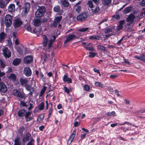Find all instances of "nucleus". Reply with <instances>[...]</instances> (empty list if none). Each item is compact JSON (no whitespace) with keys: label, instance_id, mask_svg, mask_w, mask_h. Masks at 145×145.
Instances as JSON below:
<instances>
[{"label":"nucleus","instance_id":"f257e3e1","mask_svg":"<svg viewBox=\"0 0 145 145\" xmlns=\"http://www.w3.org/2000/svg\"><path fill=\"white\" fill-rule=\"evenodd\" d=\"M46 11V8L45 7H39L35 12V16L37 18H40L43 16L45 14Z\"/></svg>","mask_w":145,"mask_h":145},{"label":"nucleus","instance_id":"f03ea898","mask_svg":"<svg viewBox=\"0 0 145 145\" xmlns=\"http://www.w3.org/2000/svg\"><path fill=\"white\" fill-rule=\"evenodd\" d=\"M13 94L19 99V101L23 99H25L26 97L25 93L23 92H21L17 89L13 90Z\"/></svg>","mask_w":145,"mask_h":145},{"label":"nucleus","instance_id":"7ed1b4c3","mask_svg":"<svg viewBox=\"0 0 145 145\" xmlns=\"http://www.w3.org/2000/svg\"><path fill=\"white\" fill-rule=\"evenodd\" d=\"M12 16L9 14L6 15L5 17L4 24L6 27H10L12 24Z\"/></svg>","mask_w":145,"mask_h":145},{"label":"nucleus","instance_id":"20e7f679","mask_svg":"<svg viewBox=\"0 0 145 145\" xmlns=\"http://www.w3.org/2000/svg\"><path fill=\"white\" fill-rule=\"evenodd\" d=\"M88 13L86 11L83 12L76 17L78 20L80 21H84L89 16Z\"/></svg>","mask_w":145,"mask_h":145},{"label":"nucleus","instance_id":"39448f33","mask_svg":"<svg viewBox=\"0 0 145 145\" xmlns=\"http://www.w3.org/2000/svg\"><path fill=\"white\" fill-rule=\"evenodd\" d=\"M30 7V4L29 3H26L25 4L24 7H22V14L23 16H26L29 11Z\"/></svg>","mask_w":145,"mask_h":145},{"label":"nucleus","instance_id":"423d86ee","mask_svg":"<svg viewBox=\"0 0 145 145\" xmlns=\"http://www.w3.org/2000/svg\"><path fill=\"white\" fill-rule=\"evenodd\" d=\"M82 43L84 44L83 47L86 50L91 51H94L95 50L92 43H89L87 44L86 42H82Z\"/></svg>","mask_w":145,"mask_h":145},{"label":"nucleus","instance_id":"0eeeda50","mask_svg":"<svg viewBox=\"0 0 145 145\" xmlns=\"http://www.w3.org/2000/svg\"><path fill=\"white\" fill-rule=\"evenodd\" d=\"M78 38V37L72 33L69 34L67 36L66 39L64 42V44H66L70 41Z\"/></svg>","mask_w":145,"mask_h":145},{"label":"nucleus","instance_id":"6e6552de","mask_svg":"<svg viewBox=\"0 0 145 145\" xmlns=\"http://www.w3.org/2000/svg\"><path fill=\"white\" fill-rule=\"evenodd\" d=\"M23 22L20 18H17L15 19L13 23L14 27L17 28L19 27L22 24Z\"/></svg>","mask_w":145,"mask_h":145},{"label":"nucleus","instance_id":"1a4fd4ad","mask_svg":"<svg viewBox=\"0 0 145 145\" xmlns=\"http://www.w3.org/2000/svg\"><path fill=\"white\" fill-rule=\"evenodd\" d=\"M24 61L25 63H30L33 61V58L32 56H27L24 58Z\"/></svg>","mask_w":145,"mask_h":145},{"label":"nucleus","instance_id":"9d476101","mask_svg":"<svg viewBox=\"0 0 145 145\" xmlns=\"http://www.w3.org/2000/svg\"><path fill=\"white\" fill-rule=\"evenodd\" d=\"M24 73L25 75L27 77L31 76L32 74L31 71L29 67H26L24 68Z\"/></svg>","mask_w":145,"mask_h":145},{"label":"nucleus","instance_id":"9b49d317","mask_svg":"<svg viewBox=\"0 0 145 145\" xmlns=\"http://www.w3.org/2000/svg\"><path fill=\"white\" fill-rule=\"evenodd\" d=\"M7 90V88L5 84L3 82H0V91L3 93H5Z\"/></svg>","mask_w":145,"mask_h":145},{"label":"nucleus","instance_id":"f8f14e48","mask_svg":"<svg viewBox=\"0 0 145 145\" xmlns=\"http://www.w3.org/2000/svg\"><path fill=\"white\" fill-rule=\"evenodd\" d=\"M31 136V133L29 132L26 133L25 135L23 137L22 142L23 143H25L29 141Z\"/></svg>","mask_w":145,"mask_h":145},{"label":"nucleus","instance_id":"ddd939ff","mask_svg":"<svg viewBox=\"0 0 145 145\" xmlns=\"http://www.w3.org/2000/svg\"><path fill=\"white\" fill-rule=\"evenodd\" d=\"M3 54L6 58H8L11 56V52L8 50V48H5L3 50Z\"/></svg>","mask_w":145,"mask_h":145},{"label":"nucleus","instance_id":"4468645a","mask_svg":"<svg viewBox=\"0 0 145 145\" xmlns=\"http://www.w3.org/2000/svg\"><path fill=\"white\" fill-rule=\"evenodd\" d=\"M63 80L64 82H66L68 84L72 83V79L70 78H69L68 75L67 74L64 75L63 78Z\"/></svg>","mask_w":145,"mask_h":145},{"label":"nucleus","instance_id":"2eb2a0df","mask_svg":"<svg viewBox=\"0 0 145 145\" xmlns=\"http://www.w3.org/2000/svg\"><path fill=\"white\" fill-rule=\"evenodd\" d=\"M54 11L55 12H57V14L59 15H61L63 12V10H60V7L58 5H57L54 7Z\"/></svg>","mask_w":145,"mask_h":145},{"label":"nucleus","instance_id":"dca6fc26","mask_svg":"<svg viewBox=\"0 0 145 145\" xmlns=\"http://www.w3.org/2000/svg\"><path fill=\"white\" fill-rule=\"evenodd\" d=\"M25 110L24 109H22L19 110L17 112L18 116L20 117L25 116Z\"/></svg>","mask_w":145,"mask_h":145},{"label":"nucleus","instance_id":"f3484780","mask_svg":"<svg viewBox=\"0 0 145 145\" xmlns=\"http://www.w3.org/2000/svg\"><path fill=\"white\" fill-rule=\"evenodd\" d=\"M52 37H53V39H50V40L49 41V43L48 44V49L52 47V44L55 42L56 37H57V36H55L54 35H53L52 36Z\"/></svg>","mask_w":145,"mask_h":145},{"label":"nucleus","instance_id":"a211bd4d","mask_svg":"<svg viewBox=\"0 0 145 145\" xmlns=\"http://www.w3.org/2000/svg\"><path fill=\"white\" fill-rule=\"evenodd\" d=\"M15 10V5L13 3L10 4L8 8V11L10 12H12Z\"/></svg>","mask_w":145,"mask_h":145},{"label":"nucleus","instance_id":"6ab92c4d","mask_svg":"<svg viewBox=\"0 0 145 145\" xmlns=\"http://www.w3.org/2000/svg\"><path fill=\"white\" fill-rule=\"evenodd\" d=\"M19 80L21 85L22 86L26 84L28 81L27 78H21Z\"/></svg>","mask_w":145,"mask_h":145},{"label":"nucleus","instance_id":"aec40b11","mask_svg":"<svg viewBox=\"0 0 145 145\" xmlns=\"http://www.w3.org/2000/svg\"><path fill=\"white\" fill-rule=\"evenodd\" d=\"M34 25L35 26H39L42 24L40 19H36L33 21Z\"/></svg>","mask_w":145,"mask_h":145},{"label":"nucleus","instance_id":"412c9836","mask_svg":"<svg viewBox=\"0 0 145 145\" xmlns=\"http://www.w3.org/2000/svg\"><path fill=\"white\" fill-rule=\"evenodd\" d=\"M60 1L61 4L64 7H67L69 6V3L67 0H60Z\"/></svg>","mask_w":145,"mask_h":145},{"label":"nucleus","instance_id":"4be33fe9","mask_svg":"<svg viewBox=\"0 0 145 145\" xmlns=\"http://www.w3.org/2000/svg\"><path fill=\"white\" fill-rule=\"evenodd\" d=\"M50 104L51 105V107L49 108V110H48V118H50V117L54 110L53 109V108L52 103L50 102Z\"/></svg>","mask_w":145,"mask_h":145},{"label":"nucleus","instance_id":"5701e85b","mask_svg":"<svg viewBox=\"0 0 145 145\" xmlns=\"http://www.w3.org/2000/svg\"><path fill=\"white\" fill-rule=\"evenodd\" d=\"M21 59L20 58H16L14 59L12 62L14 65L17 66L20 63Z\"/></svg>","mask_w":145,"mask_h":145},{"label":"nucleus","instance_id":"b1692460","mask_svg":"<svg viewBox=\"0 0 145 145\" xmlns=\"http://www.w3.org/2000/svg\"><path fill=\"white\" fill-rule=\"evenodd\" d=\"M43 41L42 42V45L44 47L46 46L48 41V39L47 37L45 35H43Z\"/></svg>","mask_w":145,"mask_h":145},{"label":"nucleus","instance_id":"393cba45","mask_svg":"<svg viewBox=\"0 0 145 145\" xmlns=\"http://www.w3.org/2000/svg\"><path fill=\"white\" fill-rule=\"evenodd\" d=\"M132 7L130 6L125 8L123 11V13L125 14H127L130 12L132 10Z\"/></svg>","mask_w":145,"mask_h":145},{"label":"nucleus","instance_id":"a878e982","mask_svg":"<svg viewBox=\"0 0 145 145\" xmlns=\"http://www.w3.org/2000/svg\"><path fill=\"white\" fill-rule=\"evenodd\" d=\"M20 139V138L19 137H17L14 140V145H21V142Z\"/></svg>","mask_w":145,"mask_h":145},{"label":"nucleus","instance_id":"bb28decb","mask_svg":"<svg viewBox=\"0 0 145 145\" xmlns=\"http://www.w3.org/2000/svg\"><path fill=\"white\" fill-rule=\"evenodd\" d=\"M91 10L92 13L96 14L99 11L100 9L98 6H97L94 9H91Z\"/></svg>","mask_w":145,"mask_h":145},{"label":"nucleus","instance_id":"cd10ccee","mask_svg":"<svg viewBox=\"0 0 145 145\" xmlns=\"http://www.w3.org/2000/svg\"><path fill=\"white\" fill-rule=\"evenodd\" d=\"M112 1V0H102L103 5L107 6L111 3Z\"/></svg>","mask_w":145,"mask_h":145},{"label":"nucleus","instance_id":"c85d7f7f","mask_svg":"<svg viewBox=\"0 0 145 145\" xmlns=\"http://www.w3.org/2000/svg\"><path fill=\"white\" fill-rule=\"evenodd\" d=\"M101 37H100L99 35H92L90 36L89 37V39L91 40H100V38Z\"/></svg>","mask_w":145,"mask_h":145},{"label":"nucleus","instance_id":"c756f323","mask_svg":"<svg viewBox=\"0 0 145 145\" xmlns=\"http://www.w3.org/2000/svg\"><path fill=\"white\" fill-rule=\"evenodd\" d=\"M135 18V16L133 14H131L127 18V21L128 22H132Z\"/></svg>","mask_w":145,"mask_h":145},{"label":"nucleus","instance_id":"7c9ffc66","mask_svg":"<svg viewBox=\"0 0 145 145\" xmlns=\"http://www.w3.org/2000/svg\"><path fill=\"white\" fill-rule=\"evenodd\" d=\"M17 52L20 55H22L23 53V50L21 47L18 46L16 48Z\"/></svg>","mask_w":145,"mask_h":145},{"label":"nucleus","instance_id":"2f4dec72","mask_svg":"<svg viewBox=\"0 0 145 145\" xmlns=\"http://www.w3.org/2000/svg\"><path fill=\"white\" fill-rule=\"evenodd\" d=\"M7 4L3 0H0V8H6Z\"/></svg>","mask_w":145,"mask_h":145},{"label":"nucleus","instance_id":"473e14b6","mask_svg":"<svg viewBox=\"0 0 145 145\" xmlns=\"http://www.w3.org/2000/svg\"><path fill=\"white\" fill-rule=\"evenodd\" d=\"M97 48L98 49L103 52H105L107 51L106 47L103 46L99 45L97 46Z\"/></svg>","mask_w":145,"mask_h":145},{"label":"nucleus","instance_id":"72a5a7b5","mask_svg":"<svg viewBox=\"0 0 145 145\" xmlns=\"http://www.w3.org/2000/svg\"><path fill=\"white\" fill-rule=\"evenodd\" d=\"M25 127L23 126L20 127L18 131V133L21 135H22L23 131L25 130Z\"/></svg>","mask_w":145,"mask_h":145},{"label":"nucleus","instance_id":"f704fd0d","mask_svg":"<svg viewBox=\"0 0 145 145\" xmlns=\"http://www.w3.org/2000/svg\"><path fill=\"white\" fill-rule=\"evenodd\" d=\"M16 75L14 73L10 74L8 77V79H11L13 81H15L16 80Z\"/></svg>","mask_w":145,"mask_h":145},{"label":"nucleus","instance_id":"c9c22d12","mask_svg":"<svg viewBox=\"0 0 145 145\" xmlns=\"http://www.w3.org/2000/svg\"><path fill=\"white\" fill-rule=\"evenodd\" d=\"M62 19V16H57L55 18L54 21L58 24L59 23Z\"/></svg>","mask_w":145,"mask_h":145},{"label":"nucleus","instance_id":"e433bc0d","mask_svg":"<svg viewBox=\"0 0 145 145\" xmlns=\"http://www.w3.org/2000/svg\"><path fill=\"white\" fill-rule=\"evenodd\" d=\"M6 34L4 32H1L0 34V41H3L5 38Z\"/></svg>","mask_w":145,"mask_h":145},{"label":"nucleus","instance_id":"4c0bfd02","mask_svg":"<svg viewBox=\"0 0 145 145\" xmlns=\"http://www.w3.org/2000/svg\"><path fill=\"white\" fill-rule=\"evenodd\" d=\"M75 137V135L71 134L70 136L68 138V142L70 141V142L69 143V144H71V142H72L73 141L74 137Z\"/></svg>","mask_w":145,"mask_h":145},{"label":"nucleus","instance_id":"58836bf2","mask_svg":"<svg viewBox=\"0 0 145 145\" xmlns=\"http://www.w3.org/2000/svg\"><path fill=\"white\" fill-rule=\"evenodd\" d=\"M44 104L43 102H42L38 105V108L39 110H42L44 109Z\"/></svg>","mask_w":145,"mask_h":145},{"label":"nucleus","instance_id":"ea45409f","mask_svg":"<svg viewBox=\"0 0 145 145\" xmlns=\"http://www.w3.org/2000/svg\"><path fill=\"white\" fill-rule=\"evenodd\" d=\"M95 84L97 87H100L101 88H103L105 87L102 84L99 82H95Z\"/></svg>","mask_w":145,"mask_h":145},{"label":"nucleus","instance_id":"a19ab883","mask_svg":"<svg viewBox=\"0 0 145 145\" xmlns=\"http://www.w3.org/2000/svg\"><path fill=\"white\" fill-rule=\"evenodd\" d=\"M87 5L91 9L94 7V5H93V2L91 0L88 1Z\"/></svg>","mask_w":145,"mask_h":145},{"label":"nucleus","instance_id":"79ce46f5","mask_svg":"<svg viewBox=\"0 0 145 145\" xmlns=\"http://www.w3.org/2000/svg\"><path fill=\"white\" fill-rule=\"evenodd\" d=\"M46 89V86H43V88L41 90L39 95V97L42 96L43 95Z\"/></svg>","mask_w":145,"mask_h":145},{"label":"nucleus","instance_id":"37998d69","mask_svg":"<svg viewBox=\"0 0 145 145\" xmlns=\"http://www.w3.org/2000/svg\"><path fill=\"white\" fill-rule=\"evenodd\" d=\"M35 140L32 137L31 138L30 141L26 145H34Z\"/></svg>","mask_w":145,"mask_h":145},{"label":"nucleus","instance_id":"c03bdc74","mask_svg":"<svg viewBox=\"0 0 145 145\" xmlns=\"http://www.w3.org/2000/svg\"><path fill=\"white\" fill-rule=\"evenodd\" d=\"M20 101V106L21 107H27L28 106L24 101Z\"/></svg>","mask_w":145,"mask_h":145},{"label":"nucleus","instance_id":"a18cd8bd","mask_svg":"<svg viewBox=\"0 0 145 145\" xmlns=\"http://www.w3.org/2000/svg\"><path fill=\"white\" fill-rule=\"evenodd\" d=\"M0 63L1 65V67L2 68H4L6 66V65L4 61H3L2 60L0 59Z\"/></svg>","mask_w":145,"mask_h":145},{"label":"nucleus","instance_id":"49530a36","mask_svg":"<svg viewBox=\"0 0 145 145\" xmlns=\"http://www.w3.org/2000/svg\"><path fill=\"white\" fill-rule=\"evenodd\" d=\"M106 115L108 116H115L116 115V113L114 111H112L110 112H107L106 113Z\"/></svg>","mask_w":145,"mask_h":145},{"label":"nucleus","instance_id":"de8ad7c7","mask_svg":"<svg viewBox=\"0 0 145 145\" xmlns=\"http://www.w3.org/2000/svg\"><path fill=\"white\" fill-rule=\"evenodd\" d=\"M89 55H88V57L91 58L94 57L96 55V53L95 52H89Z\"/></svg>","mask_w":145,"mask_h":145},{"label":"nucleus","instance_id":"09e8293b","mask_svg":"<svg viewBox=\"0 0 145 145\" xmlns=\"http://www.w3.org/2000/svg\"><path fill=\"white\" fill-rule=\"evenodd\" d=\"M57 25L58 23L54 21L53 23L51 24L50 27L52 28L53 27L56 28L57 27Z\"/></svg>","mask_w":145,"mask_h":145},{"label":"nucleus","instance_id":"8fccbe9b","mask_svg":"<svg viewBox=\"0 0 145 145\" xmlns=\"http://www.w3.org/2000/svg\"><path fill=\"white\" fill-rule=\"evenodd\" d=\"M76 8L75 11L77 12L78 13H79L80 10H81V7L79 5L76 6L75 7Z\"/></svg>","mask_w":145,"mask_h":145},{"label":"nucleus","instance_id":"3c124183","mask_svg":"<svg viewBox=\"0 0 145 145\" xmlns=\"http://www.w3.org/2000/svg\"><path fill=\"white\" fill-rule=\"evenodd\" d=\"M88 29V27L78 29V31L80 32H84L87 31Z\"/></svg>","mask_w":145,"mask_h":145},{"label":"nucleus","instance_id":"603ef678","mask_svg":"<svg viewBox=\"0 0 145 145\" xmlns=\"http://www.w3.org/2000/svg\"><path fill=\"white\" fill-rule=\"evenodd\" d=\"M141 61L145 63V53L141 55Z\"/></svg>","mask_w":145,"mask_h":145},{"label":"nucleus","instance_id":"864d4df0","mask_svg":"<svg viewBox=\"0 0 145 145\" xmlns=\"http://www.w3.org/2000/svg\"><path fill=\"white\" fill-rule=\"evenodd\" d=\"M64 91L67 94H69L70 92V89L66 86H64L63 88Z\"/></svg>","mask_w":145,"mask_h":145},{"label":"nucleus","instance_id":"5fc2aeb1","mask_svg":"<svg viewBox=\"0 0 145 145\" xmlns=\"http://www.w3.org/2000/svg\"><path fill=\"white\" fill-rule=\"evenodd\" d=\"M84 89L87 91H88L90 89V87L88 85L85 84L84 86Z\"/></svg>","mask_w":145,"mask_h":145},{"label":"nucleus","instance_id":"6e6d98bb","mask_svg":"<svg viewBox=\"0 0 145 145\" xmlns=\"http://www.w3.org/2000/svg\"><path fill=\"white\" fill-rule=\"evenodd\" d=\"M26 29L27 31L32 33V29L30 25H28L27 26Z\"/></svg>","mask_w":145,"mask_h":145},{"label":"nucleus","instance_id":"4d7b16f0","mask_svg":"<svg viewBox=\"0 0 145 145\" xmlns=\"http://www.w3.org/2000/svg\"><path fill=\"white\" fill-rule=\"evenodd\" d=\"M25 118L26 119L25 121L26 122L30 121L32 120L33 119V118L32 117L30 116L27 117V118L25 117Z\"/></svg>","mask_w":145,"mask_h":145},{"label":"nucleus","instance_id":"13d9d810","mask_svg":"<svg viewBox=\"0 0 145 145\" xmlns=\"http://www.w3.org/2000/svg\"><path fill=\"white\" fill-rule=\"evenodd\" d=\"M25 88L26 90H27V91H30V89H31V87L29 85L27 84L25 85Z\"/></svg>","mask_w":145,"mask_h":145},{"label":"nucleus","instance_id":"bf43d9fd","mask_svg":"<svg viewBox=\"0 0 145 145\" xmlns=\"http://www.w3.org/2000/svg\"><path fill=\"white\" fill-rule=\"evenodd\" d=\"M31 114V112L29 111L27 112L26 110H25V117H26V118H27V117L29 116Z\"/></svg>","mask_w":145,"mask_h":145},{"label":"nucleus","instance_id":"052dcab7","mask_svg":"<svg viewBox=\"0 0 145 145\" xmlns=\"http://www.w3.org/2000/svg\"><path fill=\"white\" fill-rule=\"evenodd\" d=\"M112 28H108L105 30V33H106L112 32Z\"/></svg>","mask_w":145,"mask_h":145},{"label":"nucleus","instance_id":"680f3d73","mask_svg":"<svg viewBox=\"0 0 145 145\" xmlns=\"http://www.w3.org/2000/svg\"><path fill=\"white\" fill-rule=\"evenodd\" d=\"M49 55H47V54H44V61H46L48 59V58L49 57Z\"/></svg>","mask_w":145,"mask_h":145},{"label":"nucleus","instance_id":"e2e57ef3","mask_svg":"<svg viewBox=\"0 0 145 145\" xmlns=\"http://www.w3.org/2000/svg\"><path fill=\"white\" fill-rule=\"evenodd\" d=\"M140 5L142 7H145V0H142L140 3Z\"/></svg>","mask_w":145,"mask_h":145},{"label":"nucleus","instance_id":"0e129e2a","mask_svg":"<svg viewBox=\"0 0 145 145\" xmlns=\"http://www.w3.org/2000/svg\"><path fill=\"white\" fill-rule=\"evenodd\" d=\"M124 38V37H123L118 41V42L117 43V44H118V45L119 46L121 44V42L123 40Z\"/></svg>","mask_w":145,"mask_h":145},{"label":"nucleus","instance_id":"69168bd1","mask_svg":"<svg viewBox=\"0 0 145 145\" xmlns=\"http://www.w3.org/2000/svg\"><path fill=\"white\" fill-rule=\"evenodd\" d=\"M112 17L113 18H115L117 20H119L120 18V15L119 14L113 15Z\"/></svg>","mask_w":145,"mask_h":145},{"label":"nucleus","instance_id":"338daca9","mask_svg":"<svg viewBox=\"0 0 145 145\" xmlns=\"http://www.w3.org/2000/svg\"><path fill=\"white\" fill-rule=\"evenodd\" d=\"M107 19L105 18L102 20L101 22H100L98 24V25H100L102 23H104L105 22H106L107 20Z\"/></svg>","mask_w":145,"mask_h":145},{"label":"nucleus","instance_id":"774afa93","mask_svg":"<svg viewBox=\"0 0 145 145\" xmlns=\"http://www.w3.org/2000/svg\"><path fill=\"white\" fill-rule=\"evenodd\" d=\"M110 77V78L112 79H114L118 77V76L116 74L111 75Z\"/></svg>","mask_w":145,"mask_h":145}]
</instances>
